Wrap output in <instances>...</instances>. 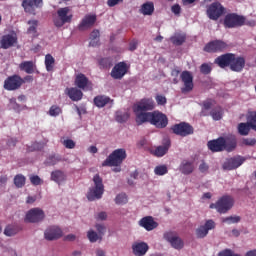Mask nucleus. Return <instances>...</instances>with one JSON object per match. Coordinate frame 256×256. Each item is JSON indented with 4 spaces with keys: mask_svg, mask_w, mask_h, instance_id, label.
Masks as SVG:
<instances>
[{
    "mask_svg": "<svg viewBox=\"0 0 256 256\" xmlns=\"http://www.w3.org/2000/svg\"><path fill=\"white\" fill-rule=\"evenodd\" d=\"M245 25V18L239 14L230 13L224 18V27L226 29H235V27H243Z\"/></svg>",
    "mask_w": 256,
    "mask_h": 256,
    "instance_id": "obj_8",
    "label": "nucleus"
},
{
    "mask_svg": "<svg viewBox=\"0 0 256 256\" xmlns=\"http://www.w3.org/2000/svg\"><path fill=\"white\" fill-rule=\"evenodd\" d=\"M19 231H21V227L17 225H8L4 229V235H6V237H13V235H17Z\"/></svg>",
    "mask_w": 256,
    "mask_h": 256,
    "instance_id": "obj_38",
    "label": "nucleus"
},
{
    "mask_svg": "<svg viewBox=\"0 0 256 256\" xmlns=\"http://www.w3.org/2000/svg\"><path fill=\"white\" fill-rule=\"evenodd\" d=\"M94 187L89 188L87 192L88 201H95L101 199L105 193V185H103V178L99 174L94 175L93 177Z\"/></svg>",
    "mask_w": 256,
    "mask_h": 256,
    "instance_id": "obj_4",
    "label": "nucleus"
},
{
    "mask_svg": "<svg viewBox=\"0 0 256 256\" xmlns=\"http://www.w3.org/2000/svg\"><path fill=\"white\" fill-rule=\"evenodd\" d=\"M149 251V244L146 242H134L132 244V253L135 256H145Z\"/></svg>",
    "mask_w": 256,
    "mask_h": 256,
    "instance_id": "obj_25",
    "label": "nucleus"
},
{
    "mask_svg": "<svg viewBox=\"0 0 256 256\" xmlns=\"http://www.w3.org/2000/svg\"><path fill=\"white\" fill-rule=\"evenodd\" d=\"M96 230L98 232V235L103 238V235H105V225L103 224H96Z\"/></svg>",
    "mask_w": 256,
    "mask_h": 256,
    "instance_id": "obj_55",
    "label": "nucleus"
},
{
    "mask_svg": "<svg viewBox=\"0 0 256 256\" xmlns=\"http://www.w3.org/2000/svg\"><path fill=\"white\" fill-rule=\"evenodd\" d=\"M179 171L183 175H191V173L195 171V166L193 165V162L183 160L180 164Z\"/></svg>",
    "mask_w": 256,
    "mask_h": 256,
    "instance_id": "obj_31",
    "label": "nucleus"
},
{
    "mask_svg": "<svg viewBox=\"0 0 256 256\" xmlns=\"http://www.w3.org/2000/svg\"><path fill=\"white\" fill-rule=\"evenodd\" d=\"M184 87L182 88V93H190V91L195 87L193 84V74L190 71H183L180 75Z\"/></svg>",
    "mask_w": 256,
    "mask_h": 256,
    "instance_id": "obj_17",
    "label": "nucleus"
},
{
    "mask_svg": "<svg viewBox=\"0 0 256 256\" xmlns=\"http://www.w3.org/2000/svg\"><path fill=\"white\" fill-rule=\"evenodd\" d=\"M108 103H111V98L105 95H98L94 98V105L99 108L105 107V105H108Z\"/></svg>",
    "mask_w": 256,
    "mask_h": 256,
    "instance_id": "obj_35",
    "label": "nucleus"
},
{
    "mask_svg": "<svg viewBox=\"0 0 256 256\" xmlns=\"http://www.w3.org/2000/svg\"><path fill=\"white\" fill-rule=\"evenodd\" d=\"M228 47L229 45H227V42L222 40H214L208 42L204 46L203 51H205V53H223V51H226Z\"/></svg>",
    "mask_w": 256,
    "mask_h": 256,
    "instance_id": "obj_11",
    "label": "nucleus"
},
{
    "mask_svg": "<svg viewBox=\"0 0 256 256\" xmlns=\"http://www.w3.org/2000/svg\"><path fill=\"white\" fill-rule=\"evenodd\" d=\"M142 119L144 123H151V125H154L157 129H165V127L169 125L167 115L158 111H154L151 114H143Z\"/></svg>",
    "mask_w": 256,
    "mask_h": 256,
    "instance_id": "obj_3",
    "label": "nucleus"
},
{
    "mask_svg": "<svg viewBox=\"0 0 256 256\" xmlns=\"http://www.w3.org/2000/svg\"><path fill=\"white\" fill-rule=\"evenodd\" d=\"M225 14V7L220 2H214L207 7L206 15L212 21H217Z\"/></svg>",
    "mask_w": 256,
    "mask_h": 256,
    "instance_id": "obj_9",
    "label": "nucleus"
},
{
    "mask_svg": "<svg viewBox=\"0 0 256 256\" xmlns=\"http://www.w3.org/2000/svg\"><path fill=\"white\" fill-rule=\"evenodd\" d=\"M168 172L169 170L166 165H159V166H156L154 169L155 175H159V176L167 175Z\"/></svg>",
    "mask_w": 256,
    "mask_h": 256,
    "instance_id": "obj_47",
    "label": "nucleus"
},
{
    "mask_svg": "<svg viewBox=\"0 0 256 256\" xmlns=\"http://www.w3.org/2000/svg\"><path fill=\"white\" fill-rule=\"evenodd\" d=\"M199 171L201 173H206V171H209V166L205 162H202L199 166Z\"/></svg>",
    "mask_w": 256,
    "mask_h": 256,
    "instance_id": "obj_62",
    "label": "nucleus"
},
{
    "mask_svg": "<svg viewBox=\"0 0 256 256\" xmlns=\"http://www.w3.org/2000/svg\"><path fill=\"white\" fill-rule=\"evenodd\" d=\"M44 237L47 241H55L63 237V230L57 226H51L44 232Z\"/></svg>",
    "mask_w": 256,
    "mask_h": 256,
    "instance_id": "obj_21",
    "label": "nucleus"
},
{
    "mask_svg": "<svg viewBox=\"0 0 256 256\" xmlns=\"http://www.w3.org/2000/svg\"><path fill=\"white\" fill-rule=\"evenodd\" d=\"M63 145L66 147V149H75V141L72 139L64 140Z\"/></svg>",
    "mask_w": 256,
    "mask_h": 256,
    "instance_id": "obj_54",
    "label": "nucleus"
},
{
    "mask_svg": "<svg viewBox=\"0 0 256 256\" xmlns=\"http://www.w3.org/2000/svg\"><path fill=\"white\" fill-rule=\"evenodd\" d=\"M224 141V151L231 153V151H235L237 149V138L235 135L229 134L223 137Z\"/></svg>",
    "mask_w": 256,
    "mask_h": 256,
    "instance_id": "obj_26",
    "label": "nucleus"
},
{
    "mask_svg": "<svg viewBox=\"0 0 256 256\" xmlns=\"http://www.w3.org/2000/svg\"><path fill=\"white\" fill-rule=\"evenodd\" d=\"M125 159L127 151L123 148L116 149L102 162V167H119Z\"/></svg>",
    "mask_w": 256,
    "mask_h": 256,
    "instance_id": "obj_5",
    "label": "nucleus"
},
{
    "mask_svg": "<svg viewBox=\"0 0 256 256\" xmlns=\"http://www.w3.org/2000/svg\"><path fill=\"white\" fill-rule=\"evenodd\" d=\"M23 83H25L23 78H21V76L17 74H14L12 76H9L4 81V89H6V91H17V89H21Z\"/></svg>",
    "mask_w": 256,
    "mask_h": 256,
    "instance_id": "obj_12",
    "label": "nucleus"
},
{
    "mask_svg": "<svg viewBox=\"0 0 256 256\" xmlns=\"http://www.w3.org/2000/svg\"><path fill=\"white\" fill-rule=\"evenodd\" d=\"M101 37V33L98 29L93 30L90 33V47H98L99 45V38Z\"/></svg>",
    "mask_w": 256,
    "mask_h": 256,
    "instance_id": "obj_37",
    "label": "nucleus"
},
{
    "mask_svg": "<svg viewBox=\"0 0 256 256\" xmlns=\"http://www.w3.org/2000/svg\"><path fill=\"white\" fill-rule=\"evenodd\" d=\"M87 237L90 241V243H97V241H101V239H103L99 234H97V232L93 231V230H89L87 233Z\"/></svg>",
    "mask_w": 256,
    "mask_h": 256,
    "instance_id": "obj_45",
    "label": "nucleus"
},
{
    "mask_svg": "<svg viewBox=\"0 0 256 256\" xmlns=\"http://www.w3.org/2000/svg\"><path fill=\"white\" fill-rule=\"evenodd\" d=\"M95 23H97V15L87 14L79 23L78 31H87V29H91V27H93Z\"/></svg>",
    "mask_w": 256,
    "mask_h": 256,
    "instance_id": "obj_18",
    "label": "nucleus"
},
{
    "mask_svg": "<svg viewBox=\"0 0 256 256\" xmlns=\"http://www.w3.org/2000/svg\"><path fill=\"white\" fill-rule=\"evenodd\" d=\"M164 239L170 243L173 249H177L178 251L185 247V243L183 239H181L175 232H166L164 233Z\"/></svg>",
    "mask_w": 256,
    "mask_h": 256,
    "instance_id": "obj_13",
    "label": "nucleus"
},
{
    "mask_svg": "<svg viewBox=\"0 0 256 256\" xmlns=\"http://www.w3.org/2000/svg\"><path fill=\"white\" fill-rule=\"evenodd\" d=\"M65 93L71 101H81L83 99V91L79 90V88H66Z\"/></svg>",
    "mask_w": 256,
    "mask_h": 256,
    "instance_id": "obj_29",
    "label": "nucleus"
},
{
    "mask_svg": "<svg viewBox=\"0 0 256 256\" xmlns=\"http://www.w3.org/2000/svg\"><path fill=\"white\" fill-rule=\"evenodd\" d=\"M140 227H143L146 231H153V229H157L159 224L155 222L152 216H145L139 221Z\"/></svg>",
    "mask_w": 256,
    "mask_h": 256,
    "instance_id": "obj_27",
    "label": "nucleus"
},
{
    "mask_svg": "<svg viewBox=\"0 0 256 256\" xmlns=\"http://www.w3.org/2000/svg\"><path fill=\"white\" fill-rule=\"evenodd\" d=\"M171 11L176 15V17H179V15H181V6L179 4H174L171 7Z\"/></svg>",
    "mask_w": 256,
    "mask_h": 256,
    "instance_id": "obj_56",
    "label": "nucleus"
},
{
    "mask_svg": "<svg viewBox=\"0 0 256 256\" xmlns=\"http://www.w3.org/2000/svg\"><path fill=\"white\" fill-rule=\"evenodd\" d=\"M29 179L30 183H32L34 186L43 185V181L41 180V177H39L38 175H30Z\"/></svg>",
    "mask_w": 256,
    "mask_h": 256,
    "instance_id": "obj_50",
    "label": "nucleus"
},
{
    "mask_svg": "<svg viewBox=\"0 0 256 256\" xmlns=\"http://www.w3.org/2000/svg\"><path fill=\"white\" fill-rule=\"evenodd\" d=\"M97 221H107V212L102 211L96 215Z\"/></svg>",
    "mask_w": 256,
    "mask_h": 256,
    "instance_id": "obj_60",
    "label": "nucleus"
},
{
    "mask_svg": "<svg viewBox=\"0 0 256 256\" xmlns=\"http://www.w3.org/2000/svg\"><path fill=\"white\" fill-rule=\"evenodd\" d=\"M138 42L137 41H132L129 43V51H135L137 49Z\"/></svg>",
    "mask_w": 256,
    "mask_h": 256,
    "instance_id": "obj_63",
    "label": "nucleus"
},
{
    "mask_svg": "<svg viewBox=\"0 0 256 256\" xmlns=\"http://www.w3.org/2000/svg\"><path fill=\"white\" fill-rule=\"evenodd\" d=\"M139 11L142 15H153L155 13V4L153 2H145L141 5Z\"/></svg>",
    "mask_w": 256,
    "mask_h": 256,
    "instance_id": "obj_33",
    "label": "nucleus"
},
{
    "mask_svg": "<svg viewBox=\"0 0 256 256\" xmlns=\"http://www.w3.org/2000/svg\"><path fill=\"white\" fill-rule=\"evenodd\" d=\"M213 103H215V101L209 99L203 102V109H205V111H209V109H211L213 107Z\"/></svg>",
    "mask_w": 256,
    "mask_h": 256,
    "instance_id": "obj_58",
    "label": "nucleus"
},
{
    "mask_svg": "<svg viewBox=\"0 0 256 256\" xmlns=\"http://www.w3.org/2000/svg\"><path fill=\"white\" fill-rule=\"evenodd\" d=\"M99 65L103 68H107L111 66V60L109 58H102L99 61Z\"/></svg>",
    "mask_w": 256,
    "mask_h": 256,
    "instance_id": "obj_57",
    "label": "nucleus"
},
{
    "mask_svg": "<svg viewBox=\"0 0 256 256\" xmlns=\"http://www.w3.org/2000/svg\"><path fill=\"white\" fill-rule=\"evenodd\" d=\"M251 129L253 128H251V122H249V120L246 123L242 122L238 124L239 135L247 136L249 135V132L251 131Z\"/></svg>",
    "mask_w": 256,
    "mask_h": 256,
    "instance_id": "obj_36",
    "label": "nucleus"
},
{
    "mask_svg": "<svg viewBox=\"0 0 256 256\" xmlns=\"http://www.w3.org/2000/svg\"><path fill=\"white\" fill-rule=\"evenodd\" d=\"M117 123H127L129 120L128 112L117 111L115 115Z\"/></svg>",
    "mask_w": 256,
    "mask_h": 256,
    "instance_id": "obj_43",
    "label": "nucleus"
},
{
    "mask_svg": "<svg viewBox=\"0 0 256 256\" xmlns=\"http://www.w3.org/2000/svg\"><path fill=\"white\" fill-rule=\"evenodd\" d=\"M207 147L212 153H221V151H225V141L223 140V136L208 141Z\"/></svg>",
    "mask_w": 256,
    "mask_h": 256,
    "instance_id": "obj_20",
    "label": "nucleus"
},
{
    "mask_svg": "<svg viewBox=\"0 0 256 256\" xmlns=\"http://www.w3.org/2000/svg\"><path fill=\"white\" fill-rule=\"evenodd\" d=\"M127 71H128L127 63L119 62L113 67L111 71V77L113 79H123V77L127 75Z\"/></svg>",
    "mask_w": 256,
    "mask_h": 256,
    "instance_id": "obj_19",
    "label": "nucleus"
},
{
    "mask_svg": "<svg viewBox=\"0 0 256 256\" xmlns=\"http://www.w3.org/2000/svg\"><path fill=\"white\" fill-rule=\"evenodd\" d=\"M22 7L25 13L36 15L37 9L43 7V0H23Z\"/></svg>",
    "mask_w": 256,
    "mask_h": 256,
    "instance_id": "obj_14",
    "label": "nucleus"
},
{
    "mask_svg": "<svg viewBox=\"0 0 256 256\" xmlns=\"http://www.w3.org/2000/svg\"><path fill=\"white\" fill-rule=\"evenodd\" d=\"M155 109V101L151 98H144L141 101H139L137 104L133 106V112L136 115V123L137 125H143L144 120L142 115H151L153 112H147V111H153Z\"/></svg>",
    "mask_w": 256,
    "mask_h": 256,
    "instance_id": "obj_2",
    "label": "nucleus"
},
{
    "mask_svg": "<svg viewBox=\"0 0 256 256\" xmlns=\"http://www.w3.org/2000/svg\"><path fill=\"white\" fill-rule=\"evenodd\" d=\"M74 85H76L78 89H82V91H91L93 89V83H91L89 78H87L83 73L76 76Z\"/></svg>",
    "mask_w": 256,
    "mask_h": 256,
    "instance_id": "obj_16",
    "label": "nucleus"
},
{
    "mask_svg": "<svg viewBox=\"0 0 256 256\" xmlns=\"http://www.w3.org/2000/svg\"><path fill=\"white\" fill-rule=\"evenodd\" d=\"M28 25H30L27 29L28 35H37V27H39V21L29 20Z\"/></svg>",
    "mask_w": 256,
    "mask_h": 256,
    "instance_id": "obj_41",
    "label": "nucleus"
},
{
    "mask_svg": "<svg viewBox=\"0 0 256 256\" xmlns=\"http://www.w3.org/2000/svg\"><path fill=\"white\" fill-rule=\"evenodd\" d=\"M242 144L246 145L248 147H253L256 145V139L255 138H244L242 140Z\"/></svg>",
    "mask_w": 256,
    "mask_h": 256,
    "instance_id": "obj_52",
    "label": "nucleus"
},
{
    "mask_svg": "<svg viewBox=\"0 0 256 256\" xmlns=\"http://www.w3.org/2000/svg\"><path fill=\"white\" fill-rule=\"evenodd\" d=\"M45 144L41 143V142H34L30 148L29 151H41L42 149H44Z\"/></svg>",
    "mask_w": 256,
    "mask_h": 256,
    "instance_id": "obj_51",
    "label": "nucleus"
},
{
    "mask_svg": "<svg viewBox=\"0 0 256 256\" xmlns=\"http://www.w3.org/2000/svg\"><path fill=\"white\" fill-rule=\"evenodd\" d=\"M172 133L174 135H179L180 137H188V135H193L195 129L191 126V124L187 122H180L178 124H174L171 127Z\"/></svg>",
    "mask_w": 256,
    "mask_h": 256,
    "instance_id": "obj_10",
    "label": "nucleus"
},
{
    "mask_svg": "<svg viewBox=\"0 0 256 256\" xmlns=\"http://www.w3.org/2000/svg\"><path fill=\"white\" fill-rule=\"evenodd\" d=\"M59 161H61V158H59L58 156H50L48 158V163L49 165H57V163H59Z\"/></svg>",
    "mask_w": 256,
    "mask_h": 256,
    "instance_id": "obj_59",
    "label": "nucleus"
},
{
    "mask_svg": "<svg viewBox=\"0 0 256 256\" xmlns=\"http://www.w3.org/2000/svg\"><path fill=\"white\" fill-rule=\"evenodd\" d=\"M61 113H63V110L61 109V107H59L57 105H52L48 112L50 117H59V115H61Z\"/></svg>",
    "mask_w": 256,
    "mask_h": 256,
    "instance_id": "obj_44",
    "label": "nucleus"
},
{
    "mask_svg": "<svg viewBox=\"0 0 256 256\" xmlns=\"http://www.w3.org/2000/svg\"><path fill=\"white\" fill-rule=\"evenodd\" d=\"M70 7H64L57 10V18H54L55 27H63L66 23L73 21V15L70 13Z\"/></svg>",
    "mask_w": 256,
    "mask_h": 256,
    "instance_id": "obj_7",
    "label": "nucleus"
},
{
    "mask_svg": "<svg viewBox=\"0 0 256 256\" xmlns=\"http://www.w3.org/2000/svg\"><path fill=\"white\" fill-rule=\"evenodd\" d=\"M25 181H27V178L23 174H18L14 177V185L17 189L25 187Z\"/></svg>",
    "mask_w": 256,
    "mask_h": 256,
    "instance_id": "obj_42",
    "label": "nucleus"
},
{
    "mask_svg": "<svg viewBox=\"0 0 256 256\" xmlns=\"http://www.w3.org/2000/svg\"><path fill=\"white\" fill-rule=\"evenodd\" d=\"M119 3H123V0H107L108 7H115V5H119Z\"/></svg>",
    "mask_w": 256,
    "mask_h": 256,
    "instance_id": "obj_61",
    "label": "nucleus"
},
{
    "mask_svg": "<svg viewBox=\"0 0 256 256\" xmlns=\"http://www.w3.org/2000/svg\"><path fill=\"white\" fill-rule=\"evenodd\" d=\"M186 40H187V36L179 32L175 33L173 36L170 37L171 43H173V45H176L177 47L184 44Z\"/></svg>",
    "mask_w": 256,
    "mask_h": 256,
    "instance_id": "obj_34",
    "label": "nucleus"
},
{
    "mask_svg": "<svg viewBox=\"0 0 256 256\" xmlns=\"http://www.w3.org/2000/svg\"><path fill=\"white\" fill-rule=\"evenodd\" d=\"M215 65H218L220 69H225L229 67L234 73H241L245 69V57L237 56L234 53H226L218 56L214 60Z\"/></svg>",
    "mask_w": 256,
    "mask_h": 256,
    "instance_id": "obj_1",
    "label": "nucleus"
},
{
    "mask_svg": "<svg viewBox=\"0 0 256 256\" xmlns=\"http://www.w3.org/2000/svg\"><path fill=\"white\" fill-rule=\"evenodd\" d=\"M51 181H54V183L61 185V183H64V181H67V175L65 174V172L61 170L52 171Z\"/></svg>",
    "mask_w": 256,
    "mask_h": 256,
    "instance_id": "obj_32",
    "label": "nucleus"
},
{
    "mask_svg": "<svg viewBox=\"0 0 256 256\" xmlns=\"http://www.w3.org/2000/svg\"><path fill=\"white\" fill-rule=\"evenodd\" d=\"M128 201L127 194L125 193L118 194L115 198L116 205H125Z\"/></svg>",
    "mask_w": 256,
    "mask_h": 256,
    "instance_id": "obj_46",
    "label": "nucleus"
},
{
    "mask_svg": "<svg viewBox=\"0 0 256 256\" xmlns=\"http://www.w3.org/2000/svg\"><path fill=\"white\" fill-rule=\"evenodd\" d=\"M16 43V36H13L11 34L4 35L2 36L0 41L1 49H9L10 47H13Z\"/></svg>",
    "mask_w": 256,
    "mask_h": 256,
    "instance_id": "obj_28",
    "label": "nucleus"
},
{
    "mask_svg": "<svg viewBox=\"0 0 256 256\" xmlns=\"http://www.w3.org/2000/svg\"><path fill=\"white\" fill-rule=\"evenodd\" d=\"M210 115L214 121H221L223 119V109L221 106H216L211 110Z\"/></svg>",
    "mask_w": 256,
    "mask_h": 256,
    "instance_id": "obj_39",
    "label": "nucleus"
},
{
    "mask_svg": "<svg viewBox=\"0 0 256 256\" xmlns=\"http://www.w3.org/2000/svg\"><path fill=\"white\" fill-rule=\"evenodd\" d=\"M20 71H24V73H27L28 75H32V73H35L37 71V65L33 61H23L19 64Z\"/></svg>",
    "mask_w": 256,
    "mask_h": 256,
    "instance_id": "obj_30",
    "label": "nucleus"
},
{
    "mask_svg": "<svg viewBox=\"0 0 256 256\" xmlns=\"http://www.w3.org/2000/svg\"><path fill=\"white\" fill-rule=\"evenodd\" d=\"M155 100L158 105L167 104V98L164 95H161V94L156 95Z\"/></svg>",
    "mask_w": 256,
    "mask_h": 256,
    "instance_id": "obj_53",
    "label": "nucleus"
},
{
    "mask_svg": "<svg viewBox=\"0 0 256 256\" xmlns=\"http://www.w3.org/2000/svg\"><path fill=\"white\" fill-rule=\"evenodd\" d=\"M215 229V221L207 220L205 225H202L196 229V236L198 239H204L209 235V231Z\"/></svg>",
    "mask_w": 256,
    "mask_h": 256,
    "instance_id": "obj_22",
    "label": "nucleus"
},
{
    "mask_svg": "<svg viewBox=\"0 0 256 256\" xmlns=\"http://www.w3.org/2000/svg\"><path fill=\"white\" fill-rule=\"evenodd\" d=\"M211 71H213V68H211V65H209L208 63H203L200 66V73H202V75H209Z\"/></svg>",
    "mask_w": 256,
    "mask_h": 256,
    "instance_id": "obj_49",
    "label": "nucleus"
},
{
    "mask_svg": "<svg viewBox=\"0 0 256 256\" xmlns=\"http://www.w3.org/2000/svg\"><path fill=\"white\" fill-rule=\"evenodd\" d=\"M43 219H45V212L40 208H33L27 212L25 221L28 223H39Z\"/></svg>",
    "mask_w": 256,
    "mask_h": 256,
    "instance_id": "obj_15",
    "label": "nucleus"
},
{
    "mask_svg": "<svg viewBox=\"0 0 256 256\" xmlns=\"http://www.w3.org/2000/svg\"><path fill=\"white\" fill-rule=\"evenodd\" d=\"M181 73V70H179V68H174L171 71V76L172 77H179V74Z\"/></svg>",
    "mask_w": 256,
    "mask_h": 256,
    "instance_id": "obj_64",
    "label": "nucleus"
},
{
    "mask_svg": "<svg viewBox=\"0 0 256 256\" xmlns=\"http://www.w3.org/2000/svg\"><path fill=\"white\" fill-rule=\"evenodd\" d=\"M235 200L230 195H224L216 203L210 204V209H216L220 214H225L233 208Z\"/></svg>",
    "mask_w": 256,
    "mask_h": 256,
    "instance_id": "obj_6",
    "label": "nucleus"
},
{
    "mask_svg": "<svg viewBox=\"0 0 256 256\" xmlns=\"http://www.w3.org/2000/svg\"><path fill=\"white\" fill-rule=\"evenodd\" d=\"M242 163H245V158L241 156L233 157L224 162L223 169L233 171V169L241 167Z\"/></svg>",
    "mask_w": 256,
    "mask_h": 256,
    "instance_id": "obj_23",
    "label": "nucleus"
},
{
    "mask_svg": "<svg viewBox=\"0 0 256 256\" xmlns=\"http://www.w3.org/2000/svg\"><path fill=\"white\" fill-rule=\"evenodd\" d=\"M45 67L46 71L49 73L53 71L55 67V58L51 54H46L45 56Z\"/></svg>",
    "mask_w": 256,
    "mask_h": 256,
    "instance_id": "obj_40",
    "label": "nucleus"
},
{
    "mask_svg": "<svg viewBox=\"0 0 256 256\" xmlns=\"http://www.w3.org/2000/svg\"><path fill=\"white\" fill-rule=\"evenodd\" d=\"M169 149H171V139L164 138L162 145L155 148L154 155L155 157H164V155H167Z\"/></svg>",
    "mask_w": 256,
    "mask_h": 256,
    "instance_id": "obj_24",
    "label": "nucleus"
},
{
    "mask_svg": "<svg viewBox=\"0 0 256 256\" xmlns=\"http://www.w3.org/2000/svg\"><path fill=\"white\" fill-rule=\"evenodd\" d=\"M241 221V216H228L225 218H222V223H228V225H231L233 223H239Z\"/></svg>",
    "mask_w": 256,
    "mask_h": 256,
    "instance_id": "obj_48",
    "label": "nucleus"
}]
</instances>
